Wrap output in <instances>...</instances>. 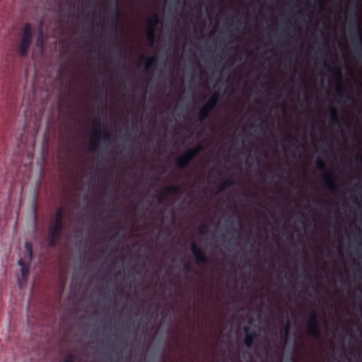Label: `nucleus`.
Returning <instances> with one entry per match:
<instances>
[{
	"label": "nucleus",
	"instance_id": "29",
	"mask_svg": "<svg viewBox=\"0 0 362 362\" xmlns=\"http://www.w3.org/2000/svg\"><path fill=\"white\" fill-rule=\"evenodd\" d=\"M103 138H104V140H110L111 134H110V132L108 131H107V130L104 131Z\"/></svg>",
	"mask_w": 362,
	"mask_h": 362
},
{
	"label": "nucleus",
	"instance_id": "35",
	"mask_svg": "<svg viewBox=\"0 0 362 362\" xmlns=\"http://www.w3.org/2000/svg\"><path fill=\"white\" fill-rule=\"evenodd\" d=\"M206 227V225H204V226L200 227V228H199L200 233L204 234V230H205Z\"/></svg>",
	"mask_w": 362,
	"mask_h": 362
},
{
	"label": "nucleus",
	"instance_id": "17",
	"mask_svg": "<svg viewBox=\"0 0 362 362\" xmlns=\"http://www.w3.org/2000/svg\"><path fill=\"white\" fill-rule=\"evenodd\" d=\"M324 66L329 72H331L334 76H337L339 78V82H341V74L339 68H332L326 62H324Z\"/></svg>",
	"mask_w": 362,
	"mask_h": 362
},
{
	"label": "nucleus",
	"instance_id": "19",
	"mask_svg": "<svg viewBox=\"0 0 362 362\" xmlns=\"http://www.w3.org/2000/svg\"><path fill=\"white\" fill-rule=\"evenodd\" d=\"M160 18L157 14H154L151 18L148 21V28H155L156 26L159 23Z\"/></svg>",
	"mask_w": 362,
	"mask_h": 362
},
{
	"label": "nucleus",
	"instance_id": "27",
	"mask_svg": "<svg viewBox=\"0 0 362 362\" xmlns=\"http://www.w3.org/2000/svg\"><path fill=\"white\" fill-rule=\"evenodd\" d=\"M274 356L276 358V362H282V354L281 353L278 351V350H276L274 351Z\"/></svg>",
	"mask_w": 362,
	"mask_h": 362
},
{
	"label": "nucleus",
	"instance_id": "1",
	"mask_svg": "<svg viewBox=\"0 0 362 362\" xmlns=\"http://www.w3.org/2000/svg\"><path fill=\"white\" fill-rule=\"evenodd\" d=\"M348 31L357 55L362 60V33L359 25V17L354 11L349 18Z\"/></svg>",
	"mask_w": 362,
	"mask_h": 362
},
{
	"label": "nucleus",
	"instance_id": "11",
	"mask_svg": "<svg viewBox=\"0 0 362 362\" xmlns=\"http://www.w3.org/2000/svg\"><path fill=\"white\" fill-rule=\"evenodd\" d=\"M119 18L120 12L117 9V6L114 4L112 18V30L114 31L115 33H116L118 30Z\"/></svg>",
	"mask_w": 362,
	"mask_h": 362
},
{
	"label": "nucleus",
	"instance_id": "18",
	"mask_svg": "<svg viewBox=\"0 0 362 362\" xmlns=\"http://www.w3.org/2000/svg\"><path fill=\"white\" fill-rule=\"evenodd\" d=\"M61 235H52L51 232H48V244L50 247H54L58 240L61 238Z\"/></svg>",
	"mask_w": 362,
	"mask_h": 362
},
{
	"label": "nucleus",
	"instance_id": "9",
	"mask_svg": "<svg viewBox=\"0 0 362 362\" xmlns=\"http://www.w3.org/2000/svg\"><path fill=\"white\" fill-rule=\"evenodd\" d=\"M31 44L32 42L21 37L18 44V52L21 57H26L28 55Z\"/></svg>",
	"mask_w": 362,
	"mask_h": 362
},
{
	"label": "nucleus",
	"instance_id": "14",
	"mask_svg": "<svg viewBox=\"0 0 362 362\" xmlns=\"http://www.w3.org/2000/svg\"><path fill=\"white\" fill-rule=\"evenodd\" d=\"M190 163L185 154H182L176 159L175 165L180 169H185Z\"/></svg>",
	"mask_w": 362,
	"mask_h": 362
},
{
	"label": "nucleus",
	"instance_id": "4",
	"mask_svg": "<svg viewBox=\"0 0 362 362\" xmlns=\"http://www.w3.org/2000/svg\"><path fill=\"white\" fill-rule=\"evenodd\" d=\"M308 333L319 339L321 336V332L319 325V316L318 313L315 310H313L309 316V319L307 324Z\"/></svg>",
	"mask_w": 362,
	"mask_h": 362
},
{
	"label": "nucleus",
	"instance_id": "5",
	"mask_svg": "<svg viewBox=\"0 0 362 362\" xmlns=\"http://www.w3.org/2000/svg\"><path fill=\"white\" fill-rule=\"evenodd\" d=\"M64 216L63 209L59 208L56 211L54 220L49 228V232H51L52 235L59 234L62 235L64 229Z\"/></svg>",
	"mask_w": 362,
	"mask_h": 362
},
{
	"label": "nucleus",
	"instance_id": "6",
	"mask_svg": "<svg viewBox=\"0 0 362 362\" xmlns=\"http://www.w3.org/2000/svg\"><path fill=\"white\" fill-rule=\"evenodd\" d=\"M93 139L90 144V151H95L99 146L100 141L102 132H101V122L100 119L98 116L93 120Z\"/></svg>",
	"mask_w": 362,
	"mask_h": 362
},
{
	"label": "nucleus",
	"instance_id": "23",
	"mask_svg": "<svg viewBox=\"0 0 362 362\" xmlns=\"http://www.w3.org/2000/svg\"><path fill=\"white\" fill-rule=\"evenodd\" d=\"M154 30H155V28H148V30H147V32H146V35H147L148 39L151 42H153L154 40V38H155Z\"/></svg>",
	"mask_w": 362,
	"mask_h": 362
},
{
	"label": "nucleus",
	"instance_id": "42",
	"mask_svg": "<svg viewBox=\"0 0 362 362\" xmlns=\"http://www.w3.org/2000/svg\"><path fill=\"white\" fill-rule=\"evenodd\" d=\"M306 277H307L309 280H310V277H309L308 276H306Z\"/></svg>",
	"mask_w": 362,
	"mask_h": 362
},
{
	"label": "nucleus",
	"instance_id": "28",
	"mask_svg": "<svg viewBox=\"0 0 362 362\" xmlns=\"http://www.w3.org/2000/svg\"><path fill=\"white\" fill-rule=\"evenodd\" d=\"M183 270L185 273H189L192 271L191 265L187 262L184 263Z\"/></svg>",
	"mask_w": 362,
	"mask_h": 362
},
{
	"label": "nucleus",
	"instance_id": "34",
	"mask_svg": "<svg viewBox=\"0 0 362 362\" xmlns=\"http://www.w3.org/2000/svg\"><path fill=\"white\" fill-rule=\"evenodd\" d=\"M356 159L358 162L362 163V156L361 155H358L356 157Z\"/></svg>",
	"mask_w": 362,
	"mask_h": 362
},
{
	"label": "nucleus",
	"instance_id": "20",
	"mask_svg": "<svg viewBox=\"0 0 362 362\" xmlns=\"http://www.w3.org/2000/svg\"><path fill=\"white\" fill-rule=\"evenodd\" d=\"M337 94L340 99H344L345 98H347L348 99H351V97L348 96L346 94V92L341 84H339V86L337 88Z\"/></svg>",
	"mask_w": 362,
	"mask_h": 362
},
{
	"label": "nucleus",
	"instance_id": "2",
	"mask_svg": "<svg viewBox=\"0 0 362 362\" xmlns=\"http://www.w3.org/2000/svg\"><path fill=\"white\" fill-rule=\"evenodd\" d=\"M317 168L325 172L323 174V180L326 185L327 189L333 194L338 193L339 192V186L334 182V176L333 173L327 170L325 163L322 159L317 160Z\"/></svg>",
	"mask_w": 362,
	"mask_h": 362
},
{
	"label": "nucleus",
	"instance_id": "26",
	"mask_svg": "<svg viewBox=\"0 0 362 362\" xmlns=\"http://www.w3.org/2000/svg\"><path fill=\"white\" fill-rule=\"evenodd\" d=\"M21 275L23 278H27L29 274V268L28 266L21 269Z\"/></svg>",
	"mask_w": 362,
	"mask_h": 362
},
{
	"label": "nucleus",
	"instance_id": "13",
	"mask_svg": "<svg viewBox=\"0 0 362 362\" xmlns=\"http://www.w3.org/2000/svg\"><path fill=\"white\" fill-rule=\"evenodd\" d=\"M21 37L32 42L33 30H32L31 25L30 23H26L24 25L23 30H22Z\"/></svg>",
	"mask_w": 362,
	"mask_h": 362
},
{
	"label": "nucleus",
	"instance_id": "24",
	"mask_svg": "<svg viewBox=\"0 0 362 362\" xmlns=\"http://www.w3.org/2000/svg\"><path fill=\"white\" fill-rule=\"evenodd\" d=\"M288 331H289V324L287 323V325H286V327L284 328V334L281 336V339L284 344H286V340H287Z\"/></svg>",
	"mask_w": 362,
	"mask_h": 362
},
{
	"label": "nucleus",
	"instance_id": "21",
	"mask_svg": "<svg viewBox=\"0 0 362 362\" xmlns=\"http://www.w3.org/2000/svg\"><path fill=\"white\" fill-rule=\"evenodd\" d=\"M25 249L28 252L30 260H32L33 258V245L30 242H26L25 243Z\"/></svg>",
	"mask_w": 362,
	"mask_h": 362
},
{
	"label": "nucleus",
	"instance_id": "8",
	"mask_svg": "<svg viewBox=\"0 0 362 362\" xmlns=\"http://www.w3.org/2000/svg\"><path fill=\"white\" fill-rule=\"evenodd\" d=\"M244 332L245 334L244 344L247 348H251L257 337V334L255 331H251L249 327H245Z\"/></svg>",
	"mask_w": 362,
	"mask_h": 362
},
{
	"label": "nucleus",
	"instance_id": "7",
	"mask_svg": "<svg viewBox=\"0 0 362 362\" xmlns=\"http://www.w3.org/2000/svg\"><path fill=\"white\" fill-rule=\"evenodd\" d=\"M191 251L197 265H204L209 262L206 253L194 243L192 244Z\"/></svg>",
	"mask_w": 362,
	"mask_h": 362
},
{
	"label": "nucleus",
	"instance_id": "39",
	"mask_svg": "<svg viewBox=\"0 0 362 362\" xmlns=\"http://www.w3.org/2000/svg\"><path fill=\"white\" fill-rule=\"evenodd\" d=\"M276 176L278 177L279 178H281V176L280 175H276Z\"/></svg>",
	"mask_w": 362,
	"mask_h": 362
},
{
	"label": "nucleus",
	"instance_id": "41",
	"mask_svg": "<svg viewBox=\"0 0 362 362\" xmlns=\"http://www.w3.org/2000/svg\"><path fill=\"white\" fill-rule=\"evenodd\" d=\"M292 362H296V361L293 358H292Z\"/></svg>",
	"mask_w": 362,
	"mask_h": 362
},
{
	"label": "nucleus",
	"instance_id": "25",
	"mask_svg": "<svg viewBox=\"0 0 362 362\" xmlns=\"http://www.w3.org/2000/svg\"><path fill=\"white\" fill-rule=\"evenodd\" d=\"M63 362H75L74 355L71 353L66 354L64 357Z\"/></svg>",
	"mask_w": 362,
	"mask_h": 362
},
{
	"label": "nucleus",
	"instance_id": "3",
	"mask_svg": "<svg viewBox=\"0 0 362 362\" xmlns=\"http://www.w3.org/2000/svg\"><path fill=\"white\" fill-rule=\"evenodd\" d=\"M220 98L221 95L218 92H214L212 94L209 100L199 110L198 114L199 121L203 122L210 116L211 112L216 108Z\"/></svg>",
	"mask_w": 362,
	"mask_h": 362
},
{
	"label": "nucleus",
	"instance_id": "22",
	"mask_svg": "<svg viewBox=\"0 0 362 362\" xmlns=\"http://www.w3.org/2000/svg\"><path fill=\"white\" fill-rule=\"evenodd\" d=\"M184 154L190 162L197 156V152L192 151V149L187 150Z\"/></svg>",
	"mask_w": 362,
	"mask_h": 362
},
{
	"label": "nucleus",
	"instance_id": "30",
	"mask_svg": "<svg viewBox=\"0 0 362 362\" xmlns=\"http://www.w3.org/2000/svg\"><path fill=\"white\" fill-rule=\"evenodd\" d=\"M192 151L197 152V155L203 151V147L201 145H198L197 147L192 148Z\"/></svg>",
	"mask_w": 362,
	"mask_h": 362
},
{
	"label": "nucleus",
	"instance_id": "32",
	"mask_svg": "<svg viewBox=\"0 0 362 362\" xmlns=\"http://www.w3.org/2000/svg\"><path fill=\"white\" fill-rule=\"evenodd\" d=\"M18 265L21 267V269L23 268V267H28V265L26 264L25 261H23L22 259L18 260Z\"/></svg>",
	"mask_w": 362,
	"mask_h": 362
},
{
	"label": "nucleus",
	"instance_id": "31",
	"mask_svg": "<svg viewBox=\"0 0 362 362\" xmlns=\"http://www.w3.org/2000/svg\"><path fill=\"white\" fill-rule=\"evenodd\" d=\"M324 3H325V0H320V1H319V6H320V11H324L325 9Z\"/></svg>",
	"mask_w": 362,
	"mask_h": 362
},
{
	"label": "nucleus",
	"instance_id": "37",
	"mask_svg": "<svg viewBox=\"0 0 362 362\" xmlns=\"http://www.w3.org/2000/svg\"><path fill=\"white\" fill-rule=\"evenodd\" d=\"M115 45L117 47V49L118 50L119 56L121 57L122 56V53L120 52L119 47L118 46H117L116 45Z\"/></svg>",
	"mask_w": 362,
	"mask_h": 362
},
{
	"label": "nucleus",
	"instance_id": "38",
	"mask_svg": "<svg viewBox=\"0 0 362 362\" xmlns=\"http://www.w3.org/2000/svg\"><path fill=\"white\" fill-rule=\"evenodd\" d=\"M42 30H40V38H42ZM40 42H42V39H40ZM38 42H40V40H38Z\"/></svg>",
	"mask_w": 362,
	"mask_h": 362
},
{
	"label": "nucleus",
	"instance_id": "10",
	"mask_svg": "<svg viewBox=\"0 0 362 362\" xmlns=\"http://www.w3.org/2000/svg\"><path fill=\"white\" fill-rule=\"evenodd\" d=\"M180 192V187L178 186L173 185L166 187L165 188V194H162L158 196V202L161 204L165 200L167 194H176Z\"/></svg>",
	"mask_w": 362,
	"mask_h": 362
},
{
	"label": "nucleus",
	"instance_id": "33",
	"mask_svg": "<svg viewBox=\"0 0 362 362\" xmlns=\"http://www.w3.org/2000/svg\"><path fill=\"white\" fill-rule=\"evenodd\" d=\"M340 357L341 358L346 357V352H345V349H344V346H342V348H341V351L340 353Z\"/></svg>",
	"mask_w": 362,
	"mask_h": 362
},
{
	"label": "nucleus",
	"instance_id": "16",
	"mask_svg": "<svg viewBox=\"0 0 362 362\" xmlns=\"http://www.w3.org/2000/svg\"><path fill=\"white\" fill-rule=\"evenodd\" d=\"M141 59L142 60L143 59L145 60V62L144 64V69L146 71H148L151 68H153L156 65V62H157V57H153L149 58V59H146L144 57H142Z\"/></svg>",
	"mask_w": 362,
	"mask_h": 362
},
{
	"label": "nucleus",
	"instance_id": "36",
	"mask_svg": "<svg viewBox=\"0 0 362 362\" xmlns=\"http://www.w3.org/2000/svg\"><path fill=\"white\" fill-rule=\"evenodd\" d=\"M288 141H291V140H296V139L292 134H289L288 136Z\"/></svg>",
	"mask_w": 362,
	"mask_h": 362
},
{
	"label": "nucleus",
	"instance_id": "15",
	"mask_svg": "<svg viewBox=\"0 0 362 362\" xmlns=\"http://www.w3.org/2000/svg\"><path fill=\"white\" fill-rule=\"evenodd\" d=\"M234 183H235V180L233 179L223 177L222 179L221 182L220 183V185L218 186V192H223L227 187L233 185Z\"/></svg>",
	"mask_w": 362,
	"mask_h": 362
},
{
	"label": "nucleus",
	"instance_id": "12",
	"mask_svg": "<svg viewBox=\"0 0 362 362\" xmlns=\"http://www.w3.org/2000/svg\"><path fill=\"white\" fill-rule=\"evenodd\" d=\"M329 111L332 124L334 126L340 127V120L337 108L333 106H330L329 107Z\"/></svg>",
	"mask_w": 362,
	"mask_h": 362
},
{
	"label": "nucleus",
	"instance_id": "40",
	"mask_svg": "<svg viewBox=\"0 0 362 362\" xmlns=\"http://www.w3.org/2000/svg\"><path fill=\"white\" fill-rule=\"evenodd\" d=\"M270 362H274V358H271V359H270Z\"/></svg>",
	"mask_w": 362,
	"mask_h": 362
}]
</instances>
